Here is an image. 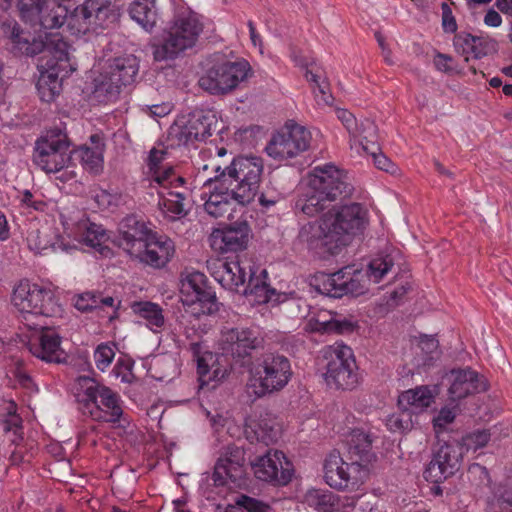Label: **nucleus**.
<instances>
[{"label":"nucleus","instance_id":"f03ea898","mask_svg":"<svg viewBox=\"0 0 512 512\" xmlns=\"http://www.w3.org/2000/svg\"><path fill=\"white\" fill-rule=\"evenodd\" d=\"M353 190L344 170L331 163L315 166L306 176L303 190L295 201V211L314 217L332 202L350 197Z\"/></svg>","mask_w":512,"mask_h":512},{"label":"nucleus","instance_id":"7c9ffc66","mask_svg":"<svg viewBox=\"0 0 512 512\" xmlns=\"http://www.w3.org/2000/svg\"><path fill=\"white\" fill-rule=\"evenodd\" d=\"M434 402V395L427 386H419L414 389L407 390L399 396V406L411 413L423 411Z\"/></svg>","mask_w":512,"mask_h":512},{"label":"nucleus","instance_id":"6e6d98bb","mask_svg":"<svg viewBox=\"0 0 512 512\" xmlns=\"http://www.w3.org/2000/svg\"><path fill=\"white\" fill-rule=\"evenodd\" d=\"M490 433L487 430H477L463 437V446L467 451H477L487 445Z\"/></svg>","mask_w":512,"mask_h":512},{"label":"nucleus","instance_id":"c85d7f7f","mask_svg":"<svg viewBox=\"0 0 512 512\" xmlns=\"http://www.w3.org/2000/svg\"><path fill=\"white\" fill-rule=\"evenodd\" d=\"M30 250L37 254H45L47 250H65V246L57 232L51 227L33 229L27 236Z\"/></svg>","mask_w":512,"mask_h":512},{"label":"nucleus","instance_id":"37998d69","mask_svg":"<svg viewBox=\"0 0 512 512\" xmlns=\"http://www.w3.org/2000/svg\"><path fill=\"white\" fill-rule=\"evenodd\" d=\"M45 51L56 60L49 66L50 69H54L58 62L68 61V44L59 33L45 32Z\"/></svg>","mask_w":512,"mask_h":512},{"label":"nucleus","instance_id":"f8f14e48","mask_svg":"<svg viewBox=\"0 0 512 512\" xmlns=\"http://www.w3.org/2000/svg\"><path fill=\"white\" fill-rule=\"evenodd\" d=\"M227 174L237 184L232 190L237 199L243 203H251L259 188L263 161L258 157H237L226 167Z\"/></svg>","mask_w":512,"mask_h":512},{"label":"nucleus","instance_id":"a18cd8bd","mask_svg":"<svg viewBox=\"0 0 512 512\" xmlns=\"http://www.w3.org/2000/svg\"><path fill=\"white\" fill-rule=\"evenodd\" d=\"M80 159L85 169L93 173H98L101 169L103 158L102 153L98 147L90 148L87 146L80 147L72 151V156Z\"/></svg>","mask_w":512,"mask_h":512},{"label":"nucleus","instance_id":"393cba45","mask_svg":"<svg viewBox=\"0 0 512 512\" xmlns=\"http://www.w3.org/2000/svg\"><path fill=\"white\" fill-rule=\"evenodd\" d=\"M226 350L237 357H245L263 344V338L253 329H231L226 332Z\"/></svg>","mask_w":512,"mask_h":512},{"label":"nucleus","instance_id":"423d86ee","mask_svg":"<svg viewBox=\"0 0 512 512\" xmlns=\"http://www.w3.org/2000/svg\"><path fill=\"white\" fill-rule=\"evenodd\" d=\"M181 302L185 313L200 317L217 310L216 295L204 273L186 269L181 273Z\"/></svg>","mask_w":512,"mask_h":512},{"label":"nucleus","instance_id":"5701e85b","mask_svg":"<svg viewBox=\"0 0 512 512\" xmlns=\"http://www.w3.org/2000/svg\"><path fill=\"white\" fill-rule=\"evenodd\" d=\"M201 489L203 495L206 497L209 504L206 505V509L212 512H224L220 502H217V498H222V492L224 490V458L219 456L213 471L206 473L203 480Z\"/></svg>","mask_w":512,"mask_h":512},{"label":"nucleus","instance_id":"a878e982","mask_svg":"<svg viewBox=\"0 0 512 512\" xmlns=\"http://www.w3.org/2000/svg\"><path fill=\"white\" fill-rule=\"evenodd\" d=\"M246 433L248 438L270 445L280 437V427L272 414L264 413L250 421Z\"/></svg>","mask_w":512,"mask_h":512},{"label":"nucleus","instance_id":"2eb2a0df","mask_svg":"<svg viewBox=\"0 0 512 512\" xmlns=\"http://www.w3.org/2000/svg\"><path fill=\"white\" fill-rule=\"evenodd\" d=\"M45 32L35 25L21 26L17 22L4 24V33L15 55L35 57L45 52Z\"/></svg>","mask_w":512,"mask_h":512},{"label":"nucleus","instance_id":"6ab92c4d","mask_svg":"<svg viewBox=\"0 0 512 512\" xmlns=\"http://www.w3.org/2000/svg\"><path fill=\"white\" fill-rule=\"evenodd\" d=\"M32 328L36 332L29 337L27 343L31 354L46 362H61L63 351L59 335L44 324L33 323Z\"/></svg>","mask_w":512,"mask_h":512},{"label":"nucleus","instance_id":"412c9836","mask_svg":"<svg viewBox=\"0 0 512 512\" xmlns=\"http://www.w3.org/2000/svg\"><path fill=\"white\" fill-rule=\"evenodd\" d=\"M451 375L453 380L449 388V396L453 401L461 400L468 395L480 393L487 389L484 377L470 368L453 370Z\"/></svg>","mask_w":512,"mask_h":512},{"label":"nucleus","instance_id":"c9c22d12","mask_svg":"<svg viewBox=\"0 0 512 512\" xmlns=\"http://www.w3.org/2000/svg\"><path fill=\"white\" fill-rule=\"evenodd\" d=\"M94 93L98 98H102L103 101H114L120 94L121 88L123 87L117 78L114 77L107 70L102 72L95 80Z\"/></svg>","mask_w":512,"mask_h":512},{"label":"nucleus","instance_id":"f704fd0d","mask_svg":"<svg viewBox=\"0 0 512 512\" xmlns=\"http://www.w3.org/2000/svg\"><path fill=\"white\" fill-rule=\"evenodd\" d=\"M106 70L116 77L117 81L124 87L134 81L139 70V65L137 59L130 55L115 58Z\"/></svg>","mask_w":512,"mask_h":512},{"label":"nucleus","instance_id":"09e8293b","mask_svg":"<svg viewBox=\"0 0 512 512\" xmlns=\"http://www.w3.org/2000/svg\"><path fill=\"white\" fill-rule=\"evenodd\" d=\"M2 429L7 434H13V438H11L13 443L21 439L22 419L16 414V405L13 402L8 403L7 416L2 422Z\"/></svg>","mask_w":512,"mask_h":512},{"label":"nucleus","instance_id":"dca6fc26","mask_svg":"<svg viewBox=\"0 0 512 512\" xmlns=\"http://www.w3.org/2000/svg\"><path fill=\"white\" fill-rule=\"evenodd\" d=\"M369 469H365L355 462H345L338 454L332 453L324 464V478L326 483L336 489H344L349 484L357 485L368 477Z\"/></svg>","mask_w":512,"mask_h":512},{"label":"nucleus","instance_id":"49530a36","mask_svg":"<svg viewBox=\"0 0 512 512\" xmlns=\"http://www.w3.org/2000/svg\"><path fill=\"white\" fill-rule=\"evenodd\" d=\"M37 86L39 93L41 94V98L46 102L54 100L55 96L60 93L61 88L58 77L54 71L42 73Z\"/></svg>","mask_w":512,"mask_h":512},{"label":"nucleus","instance_id":"9b49d317","mask_svg":"<svg viewBox=\"0 0 512 512\" xmlns=\"http://www.w3.org/2000/svg\"><path fill=\"white\" fill-rule=\"evenodd\" d=\"M329 361L324 374L328 386L352 390L359 384L357 365L350 347L337 345L329 349Z\"/></svg>","mask_w":512,"mask_h":512},{"label":"nucleus","instance_id":"4c0bfd02","mask_svg":"<svg viewBox=\"0 0 512 512\" xmlns=\"http://www.w3.org/2000/svg\"><path fill=\"white\" fill-rule=\"evenodd\" d=\"M81 5L92 16L95 26H103L106 21L115 17L112 0H85Z\"/></svg>","mask_w":512,"mask_h":512},{"label":"nucleus","instance_id":"69168bd1","mask_svg":"<svg viewBox=\"0 0 512 512\" xmlns=\"http://www.w3.org/2000/svg\"><path fill=\"white\" fill-rule=\"evenodd\" d=\"M456 417V413L453 409L444 407L442 408L436 417L433 418V425L436 432L442 431L448 424L452 423Z\"/></svg>","mask_w":512,"mask_h":512},{"label":"nucleus","instance_id":"680f3d73","mask_svg":"<svg viewBox=\"0 0 512 512\" xmlns=\"http://www.w3.org/2000/svg\"><path fill=\"white\" fill-rule=\"evenodd\" d=\"M74 306L81 312H88L99 308V296L86 292L76 297Z\"/></svg>","mask_w":512,"mask_h":512},{"label":"nucleus","instance_id":"052dcab7","mask_svg":"<svg viewBox=\"0 0 512 512\" xmlns=\"http://www.w3.org/2000/svg\"><path fill=\"white\" fill-rule=\"evenodd\" d=\"M262 134V128L258 125H250L239 128L235 134V140L247 145H252L256 139Z\"/></svg>","mask_w":512,"mask_h":512},{"label":"nucleus","instance_id":"79ce46f5","mask_svg":"<svg viewBox=\"0 0 512 512\" xmlns=\"http://www.w3.org/2000/svg\"><path fill=\"white\" fill-rule=\"evenodd\" d=\"M185 196L180 192H169V198L163 197L158 202V207L169 220L179 219L187 214L183 200Z\"/></svg>","mask_w":512,"mask_h":512},{"label":"nucleus","instance_id":"aec40b11","mask_svg":"<svg viewBox=\"0 0 512 512\" xmlns=\"http://www.w3.org/2000/svg\"><path fill=\"white\" fill-rule=\"evenodd\" d=\"M215 172L214 177L204 182L201 199L207 215L216 219L224 215V170L217 166Z\"/></svg>","mask_w":512,"mask_h":512},{"label":"nucleus","instance_id":"864d4df0","mask_svg":"<svg viewBox=\"0 0 512 512\" xmlns=\"http://www.w3.org/2000/svg\"><path fill=\"white\" fill-rule=\"evenodd\" d=\"M47 5V0H17L21 18L32 20L34 16L40 15Z\"/></svg>","mask_w":512,"mask_h":512},{"label":"nucleus","instance_id":"72a5a7b5","mask_svg":"<svg viewBox=\"0 0 512 512\" xmlns=\"http://www.w3.org/2000/svg\"><path fill=\"white\" fill-rule=\"evenodd\" d=\"M229 57L226 60V92L237 88L253 75L252 67L246 59L236 58L232 61L233 53Z\"/></svg>","mask_w":512,"mask_h":512},{"label":"nucleus","instance_id":"3c124183","mask_svg":"<svg viewBox=\"0 0 512 512\" xmlns=\"http://www.w3.org/2000/svg\"><path fill=\"white\" fill-rule=\"evenodd\" d=\"M116 346L111 343H101L94 351V362L98 370L105 371L115 357Z\"/></svg>","mask_w":512,"mask_h":512},{"label":"nucleus","instance_id":"1a4fd4ad","mask_svg":"<svg viewBox=\"0 0 512 512\" xmlns=\"http://www.w3.org/2000/svg\"><path fill=\"white\" fill-rule=\"evenodd\" d=\"M34 163L47 173H56L68 167L72 161L70 142L60 130L47 131L36 141Z\"/></svg>","mask_w":512,"mask_h":512},{"label":"nucleus","instance_id":"de8ad7c7","mask_svg":"<svg viewBox=\"0 0 512 512\" xmlns=\"http://www.w3.org/2000/svg\"><path fill=\"white\" fill-rule=\"evenodd\" d=\"M39 19V29L46 31L61 27L66 20V8L61 5H56L51 8L47 13H41L36 16Z\"/></svg>","mask_w":512,"mask_h":512},{"label":"nucleus","instance_id":"ddd939ff","mask_svg":"<svg viewBox=\"0 0 512 512\" xmlns=\"http://www.w3.org/2000/svg\"><path fill=\"white\" fill-rule=\"evenodd\" d=\"M311 133L294 121H289L277 133L273 134L265 150L279 161L294 158L308 149Z\"/></svg>","mask_w":512,"mask_h":512},{"label":"nucleus","instance_id":"a211bd4d","mask_svg":"<svg viewBox=\"0 0 512 512\" xmlns=\"http://www.w3.org/2000/svg\"><path fill=\"white\" fill-rule=\"evenodd\" d=\"M117 243L130 256L137 257L147 247V241L152 239L153 232L146 223L135 215L126 216L119 223Z\"/></svg>","mask_w":512,"mask_h":512},{"label":"nucleus","instance_id":"7ed1b4c3","mask_svg":"<svg viewBox=\"0 0 512 512\" xmlns=\"http://www.w3.org/2000/svg\"><path fill=\"white\" fill-rule=\"evenodd\" d=\"M394 265V256L392 254H385L373 258L368 265L366 273L353 267H344L328 275L322 281L323 291L335 298L347 294L359 296L368 289L369 279L378 283L389 271H392Z\"/></svg>","mask_w":512,"mask_h":512},{"label":"nucleus","instance_id":"338daca9","mask_svg":"<svg viewBox=\"0 0 512 512\" xmlns=\"http://www.w3.org/2000/svg\"><path fill=\"white\" fill-rule=\"evenodd\" d=\"M366 154H369L373 157L374 164L378 169L388 172L390 174H395L397 172L398 168L396 167V165L384 154H382L380 150L375 153L366 152Z\"/></svg>","mask_w":512,"mask_h":512},{"label":"nucleus","instance_id":"39448f33","mask_svg":"<svg viewBox=\"0 0 512 512\" xmlns=\"http://www.w3.org/2000/svg\"><path fill=\"white\" fill-rule=\"evenodd\" d=\"M79 385L84 391L78 394V401L94 420L113 424L120 422L123 410L116 392L89 377L79 378Z\"/></svg>","mask_w":512,"mask_h":512},{"label":"nucleus","instance_id":"c756f323","mask_svg":"<svg viewBox=\"0 0 512 512\" xmlns=\"http://www.w3.org/2000/svg\"><path fill=\"white\" fill-rule=\"evenodd\" d=\"M245 452L242 448L228 445L226 447V480L234 487L246 486Z\"/></svg>","mask_w":512,"mask_h":512},{"label":"nucleus","instance_id":"774afa93","mask_svg":"<svg viewBox=\"0 0 512 512\" xmlns=\"http://www.w3.org/2000/svg\"><path fill=\"white\" fill-rule=\"evenodd\" d=\"M209 245L219 256L224 254V228L216 227L212 230L209 238Z\"/></svg>","mask_w":512,"mask_h":512},{"label":"nucleus","instance_id":"5fc2aeb1","mask_svg":"<svg viewBox=\"0 0 512 512\" xmlns=\"http://www.w3.org/2000/svg\"><path fill=\"white\" fill-rule=\"evenodd\" d=\"M249 203H241L234 195V190L231 189V197L226 199V211L229 210L227 219L228 222L235 220H246L245 214L247 213V205Z\"/></svg>","mask_w":512,"mask_h":512},{"label":"nucleus","instance_id":"bf43d9fd","mask_svg":"<svg viewBox=\"0 0 512 512\" xmlns=\"http://www.w3.org/2000/svg\"><path fill=\"white\" fill-rule=\"evenodd\" d=\"M315 329L322 333H343L352 329V324L349 321H340L330 319L327 321L317 322Z\"/></svg>","mask_w":512,"mask_h":512},{"label":"nucleus","instance_id":"bb28decb","mask_svg":"<svg viewBox=\"0 0 512 512\" xmlns=\"http://www.w3.org/2000/svg\"><path fill=\"white\" fill-rule=\"evenodd\" d=\"M372 440L370 436L361 430H353L348 440V458L357 465L368 469V465L374 459L371 451Z\"/></svg>","mask_w":512,"mask_h":512},{"label":"nucleus","instance_id":"473e14b6","mask_svg":"<svg viewBox=\"0 0 512 512\" xmlns=\"http://www.w3.org/2000/svg\"><path fill=\"white\" fill-rule=\"evenodd\" d=\"M251 237V229L247 220L226 222V251L246 249Z\"/></svg>","mask_w":512,"mask_h":512},{"label":"nucleus","instance_id":"f257e3e1","mask_svg":"<svg viewBox=\"0 0 512 512\" xmlns=\"http://www.w3.org/2000/svg\"><path fill=\"white\" fill-rule=\"evenodd\" d=\"M368 212L360 203L333 208L319 219L301 226L298 241L319 256L337 255L363 234Z\"/></svg>","mask_w":512,"mask_h":512},{"label":"nucleus","instance_id":"4d7b16f0","mask_svg":"<svg viewBox=\"0 0 512 512\" xmlns=\"http://www.w3.org/2000/svg\"><path fill=\"white\" fill-rule=\"evenodd\" d=\"M476 36L469 33H459L454 37V47L459 54L465 56V60L468 61V55L473 54L475 48Z\"/></svg>","mask_w":512,"mask_h":512},{"label":"nucleus","instance_id":"2f4dec72","mask_svg":"<svg viewBox=\"0 0 512 512\" xmlns=\"http://www.w3.org/2000/svg\"><path fill=\"white\" fill-rule=\"evenodd\" d=\"M128 12L130 17L145 30H152L157 22L156 0H132Z\"/></svg>","mask_w":512,"mask_h":512},{"label":"nucleus","instance_id":"603ef678","mask_svg":"<svg viewBox=\"0 0 512 512\" xmlns=\"http://www.w3.org/2000/svg\"><path fill=\"white\" fill-rule=\"evenodd\" d=\"M234 503L247 512H274L268 503L244 494L236 496Z\"/></svg>","mask_w":512,"mask_h":512},{"label":"nucleus","instance_id":"8fccbe9b","mask_svg":"<svg viewBox=\"0 0 512 512\" xmlns=\"http://www.w3.org/2000/svg\"><path fill=\"white\" fill-rule=\"evenodd\" d=\"M169 137L177 146H189L199 141L187 121L185 123H175L170 128Z\"/></svg>","mask_w":512,"mask_h":512},{"label":"nucleus","instance_id":"20e7f679","mask_svg":"<svg viewBox=\"0 0 512 512\" xmlns=\"http://www.w3.org/2000/svg\"><path fill=\"white\" fill-rule=\"evenodd\" d=\"M202 31L203 24L196 13L178 12L163 31L162 41L153 45L154 59L156 61L175 59L196 44Z\"/></svg>","mask_w":512,"mask_h":512},{"label":"nucleus","instance_id":"ea45409f","mask_svg":"<svg viewBox=\"0 0 512 512\" xmlns=\"http://www.w3.org/2000/svg\"><path fill=\"white\" fill-rule=\"evenodd\" d=\"M305 502L319 512H335L336 494L328 490L310 489L305 494Z\"/></svg>","mask_w":512,"mask_h":512},{"label":"nucleus","instance_id":"4468645a","mask_svg":"<svg viewBox=\"0 0 512 512\" xmlns=\"http://www.w3.org/2000/svg\"><path fill=\"white\" fill-rule=\"evenodd\" d=\"M255 477L274 486L287 485L293 475V465L279 450H268L251 463Z\"/></svg>","mask_w":512,"mask_h":512},{"label":"nucleus","instance_id":"cd10ccee","mask_svg":"<svg viewBox=\"0 0 512 512\" xmlns=\"http://www.w3.org/2000/svg\"><path fill=\"white\" fill-rule=\"evenodd\" d=\"M74 237L86 245L97 249L102 255H107L110 249L104 245L108 239L105 230L95 223H90L88 219H81L76 224Z\"/></svg>","mask_w":512,"mask_h":512},{"label":"nucleus","instance_id":"c03bdc74","mask_svg":"<svg viewBox=\"0 0 512 512\" xmlns=\"http://www.w3.org/2000/svg\"><path fill=\"white\" fill-rule=\"evenodd\" d=\"M65 22L74 34L86 33L91 26L95 25L92 16L84 10L82 5L77 6L69 15L66 14Z\"/></svg>","mask_w":512,"mask_h":512},{"label":"nucleus","instance_id":"4be33fe9","mask_svg":"<svg viewBox=\"0 0 512 512\" xmlns=\"http://www.w3.org/2000/svg\"><path fill=\"white\" fill-rule=\"evenodd\" d=\"M350 148L358 155L366 152H378L380 150L378 128L374 121L364 119L357 122L349 132Z\"/></svg>","mask_w":512,"mask_h":512},{"label":"nucleus","instance_id":"a19ab883","mask_svg":"<svg viewBox=\"0 0 512 512\" xmlns=\"http://www.w3.org/2000/svg\"><path fill=\"white\" fill-rule=\"evenodd\" d=\"M187 122L199 141L211 136L213 131L216 130L217 125L215 115L210 113L192 114L189 116Z\"/></svg>","mask_w":512,"mask_h":512},{"label":"nucleus","instance_id":"58836bf2","mask_svg":"<svg viewBox=\"0 0 512 512\" xmlns=\"http://www.w3.org/2000/svg\"><path fill=\"white\" fill-rule=\"evenodd\" d=\"M133 312L147 321L148 326L153 329L164 325L162 308L150 301L134 302L131 306Z\"/></svg>","mask_w":512,"mask_h":512},{"label":"nucleus","instance_id":"9d476101","mask_svg":"<svg viewBox=\"0 0 512 512\" xmlns=\"http://www.w3.org/2000/svg\"><path fill=\"white\" fill-rule=\"evenodd\" d=\"M252 381L259 396L280 391L292 376L290 361L283 355L268 354L251 369Z\"/></svg>","mask_w":512,"mask_h":512},{"label":"nucleus","instance_id":"0e129e2a","mask_svg":"<svg viewBox=\"0 0 512 512\" xmlns=\"http://www.w3.org/2000/svg\"><path fill=\"white\" fill-rule=\"evenodd\" d=\"M410 411L403 409L401 414H393L387 420V426L390 430H406L411 425Z\"/></svg>","mask_w":512,"mask_h":512},{"label":"nucleus","instance_id":"0eeeda50","mask_svg":"<svg viewBox=\"0 0 512 512\" xmlns=\"http://www.w3.org/2000/svg\"><path fill=\"white\" fill-rule=\"evenodd\" d=\"M228 259L230 257H226V285L229 289L242 295H252L257 303L270 301L275 291L260 276H256L250 262L238 256H235V260Z\"/></svg>","mask_w":512,"mask_h":512},{"label":"nucleus","instance_id":"6e6552de","mask_svg":"<svg viewBox=\"0 0 512 512\" xmlns=\"http://www.w3.org/2000/svg\"><path fill=\"white\" fill-rule=\"evenodd\" d=\"M11 302L20 313L29 316L53 317L61 312L50 289L27 280L14 287Z\"/></svg>","mask_w":512,"mask_h":512},{"label":"nucleus","instance_id":"e2e57ef3","mask_svg":"<svg viewBox=\"0 0 512 512\" xmlns=\"http://www.w3.org/2000/svg\"><path fill=\"white\" fill-rule=\"evenodd\" d=\"M167 154L168 152L165 148L154 147L150 150L147 158V166L151 174L164 167L162 163L166 159Z\"/></svg>","mask_w":512,"mask_h":512},{"label":"nucleus","instance_id":"13d9d810","mask_svg":"<svg viewBox=\"0 0 512 512\" xmlns=\"http://www.w3.org/2000/svg\"><path fill=\"white\" fill-rule=\"evenodd\" d=\"M468 479L472 484L478 487H488L490 485V477L487 469L478 463H473L469 466Z\"/></svg>","mask_w":512,"mask_h":512},{"label":"nucleus","instance_id":"f3484780","mask_svg":"<svg viewBox=\"0 0 512 512\" xmlns=\"http://www.w3.org/2000/svg\"><path fill=\"white\" fill-rule=\"evenodd\" d=\"M462 448L457 444L444 443L433 454L424 471V477L432 483H440L452 476L462 460Z\"/></svg>","mask_w":512,"mask_h":512},{"label":"nucleus","instance_id":"b1692460","mask_svg":"<svg viewBox=\"0 0 512 512\" xmlns=\"http://www.w3.org/2000/svg\"><path fill=\"white\" fill-rule=\"evenodd\" d=\"M174 253L175 246L171 239L166 236L156 237L152 234V239L147 241V247L136 258L143 263L159 268L164 266Z\"/></svg>","mask_w":512,"mask_h":512},{"label":"nucleus","instance_id":"e433bc0d","mask_svg":"<svg viewBox=\"0 0 512 512\" xmlns=\"http://www.w3.org/2000/svg\"><path fill=\"white\" fill-rule=\"evenodd\" d=\"M224 63L218 62L208 68L199 79V86L212 95L224 94Z\"/></svg>","mask_w":512,"mask_h":512}]
</instances>
